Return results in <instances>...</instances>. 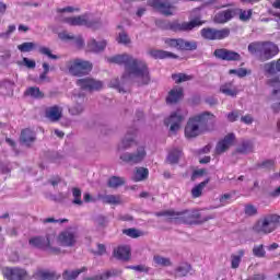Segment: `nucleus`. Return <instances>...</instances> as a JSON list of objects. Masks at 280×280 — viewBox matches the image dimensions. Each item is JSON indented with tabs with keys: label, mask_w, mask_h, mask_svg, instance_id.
<instances>
[{
	"label": "nucleus",
	"mask_w": 280,
	"mask_h": 280,
	"mask_svg": "<svg viewBox=\"0 0 280 280\" xmlns=\"http://www.w3.org/2000/svg\"><path fill=\"white\" fill-rule=\"evenodd\" d=\"M108 62L120 65L125 67V72L121 75L122 80L129 78H137L142 84H150V69L145 61L132 57V55L122 54L116 55L108 59Z\"/></svg>",
	"instance_id": "obj_1"
},
{
	"label": "nucleus",
	"mask_w": 280,
	"mask_h": 280,
	"mask_svg": "<svg viewBox=\"0 0 280 280\" xmlns=\"http://www.w3.org/2000/svg\"><path fill=\"white\" fill-rule=\"evenodd\" d=\"M214 119L215 115L209 112H203L190 117L185 126L186 139H196V137H199L202 130H207V124H209V121H213Z\"/></svg>",
	"instance_id": "obj_2"
},
{
	"label": "nucleus",
	"mask_w": 280,
	"mask_h": 280,
	"mask_svg": "<svg viewBox=\"0 0 280 280\" xmlns=\"http://www.w3.org/2000/svg\"><path fill=\"white\" fill-rule=\"evenodd\" d=\"M248 51L260 60H272L279 56V46L272 42H253L248 45Z\"/></svg>",
	"instance_id": "obj_3"
},
{
	"label": "nucleus",
	"mask_w": 280,
	"mask_h": 280,
	"mask_svg": "<svg viewBox=\"0 0 280 280\" xmlns=\"http://www.w3.org/2000/svg\"><path fill=\"white\" fill-rule=\"evenodd\" d=\"M280 226V215L279 214H267L259 219L253 226L254 233L257 235H270L275 233Z\"/></svg>",
	"instance_id": "obj_4"
},
{
	"label": "nucleus",
	"mask_w": 280,
	"mask_h": 280,
	"mask_svg": "<svg viewBox=\"0 0 280 280\" xmlns=\"http://www.w3.org/2000/svg\"><path fill=\"white\" fill-rule=\"evenodd\" d=\"M67 68L71 75H74L75 78H82L84 75H89V73L93 71V63L91 61L77 58L70 60L67 65Z\"/></svg>",
	"instance_id": "obj_5"
},
{
	"label": "nucleus",
	"mask_w": 280,
	"mask_h": 280,
	"mask_svg": "<svg viewBox=\"0 0 280 280\" xmlns=\"http://www.w3.org/2000/svg\"><path fill=\"white\" fill-rule=\"evenodd\" d=\"M56 240V234H48L46 238L43 236H33L28 240L30 246L39 248L40 250H50L52 255H60V248L51 247V242Z\"/></svg>",
	"instance_id": "obj_6"
},
{
	"label": "nucleus",
	"mask_w": 280,
	"mask_h": 280,
	"mask_svg": "<svg viewBox=\"0 0 280 280\" xmlns=\"http://www.w3.org/2000/svg\"><path fill=\"white\" fill-rule=\"evenodd\" d=\"M165 46L172 49H179V51H196L198 49V42L187 40L184 38H166Z\"/></svg>",
	"instance_id": "obj_7"
},
{
	"label": "nucleus",
	"mask_w": 280,
	"mask_h": 280,
	"mask_svg": "<svg viewBox=\"0 0 280 280\" xmlns=\"http://www.w3.org/2000/svg\"><path fill=\"white\" fill-rule=\"evenodd\" d=\"M202 38L206 40H224V38H229L231 36V28L224 27L221 30L206 27L201 30Z\"/></svg>",
	"instance_id": "obj_8"
},
{
	"label": "nucleus",
	"mask_w": 280,
	"mask_h": 280,
	"mask_svg": "<svg viewBox=\"0 0 280 280\" xmlns=\"http://www.w3.org/2000/svg\"><path fill=\"white\" fill-rule=\"evenodd\" d=\"M200 19H201V16L198 15L190 22L180 23L178 21H174L168 24V28L172 32H191V30H194L195 27H200V25H202L205 23Z\"/></svg>",
	"instance_id": "obj_9"
},
{
	"label": "nucleus",
	"mask_w": 280,
	"mask_h": 280,
	"mask_svg": "<svg viewBox=\"0 0 280 280\" xmlns=\"http://www.w3.org/2000/svg\"><path fill=\"white\" fill-rule=\"evenodd\" d=\"M2 276L5 280H28L30 273L21 267H4L2 268Z\"/></svg>",
	"instance_id": "obj_10"
},
{
	"label": "nucleus",
	"mask_w": 280,
	"mask_h": 280,
	"mask_svg": "<svg viewBox=\"0 0 280 280\" xmlns=\"http://www.w3.org/2000/svg\"><path fill=\"white\" fill-rule=\"evenodd\" d=\"M75 84L81 89V91H89L90 93H93L94 91H102V89H104V83L102 81L95 80L91 77L79 79Z\"/></svg>",
	"instance_id": "obj_11"
},
{
	"label": "nucleus",
	"mask_w": 280,
	"mask_h": 280,
	"mask_svg": "<svg viewBox=\"0 0 280 280\" xmlns=\"http://www.w3.org/2000/svg\"><path fill=\"white\" fill-rule=\"evenodd\" d=\"M185 120V115L180 113V109H177L176 112L172 113L168 118L164 120L165 126L170 127V132L173 135H176L178 130H180V124Z\"/></svg>",
	"instance_id": "obj_12"
},
{
	"label": "nucleus",
	"mask_w": 280,
	"mask_h": 280,
	"mask_svg": "<svg viewBox=\"0 0 280 280\" xmlns=\"http://www.w3.org/2000/svg\"><path fill=\"white\" fill-rule=\"evenodd\" d=\"M63 22L67 23L68 25H72V26H82L84 25L85 27H100V25H102V23H100V21H89V19H86V15H79V16H72V18H65Z\"/></svg>",
	"instance_id": "obj_13"
},
{
	"label": "nucleus",
	"mask_w": 280,
	"mask_h": 280,
	"mask_svg": "<svg viewBox=\"0 0 280 280\" xmlns=\"http://www.w3.org/2000/svg\"><path fill=\"white\" fill-rule=\"evenodd\" d=\"M213 56H215L219 60H225L228 62H237L242 60V55L226 48L215 49Z\"/></svg>",
	"instance_id": "obj_14"
},
{
	"label": "nucleus",
	"mask_w": 280,
	"mask_h": 280,
	"mask_svg": "<svg viewBox=\"0 0 280 280\" xmlns=\"http://www.w3.org/2000/svg\"><path fill=\"white\" fill-rule=\"evenodd\" d=\"M145 148L139 147L136 153H124L120 155V161L130 165H137V163H141L145 159Z\"/></svg>",
	"instance_id": "obj_15"
},
{
	"label": "nucleus",
	"mask_w": 280,
	"mask_h": 280,
	"mask_svg": "<svg viewBox=\"0 0 280 280\" xmlns=\"http://www.w3.org/2000/svg\"><path fill=\"white\" fill-rule=\"evenodd\" d=\"M57 242L60 244V246H75V242H78V233L71 229L62 231L58 235Z\"/></svg>",
	"instance_id": "obj_16"
},
{
	"label": "nucleus",
	"mask_w": 280,
	"mask_h": 280,
	"mask_svg": "<svg viewBox=\"0 0 280 280\" xmlns=\"http://www.w3.org/2000/svg\"><path fill=\"white\" fill-rule=\"evenodd\" d=\"M149 5L163 14L164 16H172V3L168 0H149Z\"/></svg>",
	"instance_id": "obj_17"
},
{
	"label": "nucleus",
	"mask_w": 280,
	"mask_h": 280,
	"mask_svg": "<svg viewBox=\"0 0 280 280\" xmlns=\"http://www.w3.org/2000/svg\"><path fill=\"white\" fill-rule=\"evenodd\" d=\"M155 215L156 218H166L167 222H175V224H182L183 211L168 209L156 212Z\"/></svg>",
	"instance_id": "obj_18"
},
{
	"label": "nucleus",
	"mask_w": 280,
	"mask_h": 280,
	"mask_svg": "<svg viewBox=\"0 0 280 280\" xmlns=\"http://www.w3.org/2000/svg\"><path fill=\"white\" fill-rule=\"evenodd\" d=\"M201 222L198 210H182V224H198Z\"/></svg>",
	"instance_id": "obj_19"
},
{
	"label": "nucleus",
	"mask_w": 280,
	"mask_h": 280,
	"mask_svg": "<svg viewBox=\"0 0 280 280\" xmlns=\"http://www.w3.org/2000/svg\"><path fill=\"white\" fill-rule=\"evenodd\" d=\"M235 143V133H228L221 141L217 143L215 154H224L231 145Z\"/></svg>",
	"instance_id": "obj_20"
},
{
	"label": "nucleus",
	"mask_w": 280,
	"mask_h": 280,
	"mask_svg": "<svg viewBox=\"0 0 280 280\" xmlns=\"http://www.w3.org/2000/svg\"><path fill=\"white\" fill-rule=\"evenodd\" d=\"M36 141V131L32 128H25L21 130L20 143L26 145V148H32V144Z\"/></svg>",
	"instance_id": "obj_21"
},
{
	"label": "nucleus",
	"mask_w": 280,
	"mask_h": 280,
	"mask_svg": "<svg viewBox=\"0 0 280 280\" xmlns=\"http://www.w3.org/2000/svg\"><path fill=\"white\" fill-rule=\"evenodd\" d=\"M233 16H235V9H228V10L218 12L213 18V21L219 25H224V23H229V21H231Z\"/></svg>",
	"instance_id": "obj_22"
},
{
	"label": "nucleus",
	"mask_w": 280,
	"mask_h": 280,
	"mask_svg": "<svg viewBox=\"0 0 280 280\" xmlns=\"http://www.w3.org/2000/svg\"><path fill=\"white\" fill-rule=\"evenodd\" d=\"M149 56L151 58H154L155 60H165V59H174L178 58V55L174 52H170L167 50H161V49H150L148 51Z\"/></svg>",
	"instance_id": "obj_23"
},
{
	"label": "nucleus",
	"mask_w": 280,
	"mask_h": 280,
	"mask_svg": "<svg viewBox=\"0 0 280 280\" xmlns=\"http://www.w3.org/2000/svg\"><path fill=\"white\" fill-rule=\"evenodd\" d=\"M46 117L50 121H60L62 119V108L58 105H54L46 109Z\"/></svg>",
	"instance_id": "obj_24"
},
{
	"label": "nucleus",
	"mask_w": 280,
	"mask_h": 280,
	"mask_svg": "<svg viewBox=\"0 0 280 280\" xmlns=\"http://www.w3.org/2000/svg\"><path fill=\"white\" fill-rule=\"evenodd\" d=\"M184 97L183 88H174L168 92V96L166 97L167 104H178L180 100Z\"/></svg>",
	"instance_id": "obj_25"
},
{
	"label": "nucleus",
	"mask_w": 280,
	"mask_h": 280,
	"mask_svg": "<svg viewBox=\"0 0 280 280\" xmlns=\"http://www.w3.org/2000/svg\"><path fill=\"white\" fill-rule=\"evenodd\" d=\"M36 280H58L60 279V275L56 273V271H47V270H37L33 275Z\"/></svg>",
	"instance_id": "obj_26"
},
{
	"label": "nucleus",
	"mask_w": 280,
	"mask_h": 280,
	"mask_svg": "<svg viewBox=\"0 0 280 280\" xmlns=\"http://www.w3.org/2000/svg\"><path fill=\"white\" fill-rule=\"evenodd\" d=\"M137 135V129L132 131H128L127 136L122 139L118 150H128V148H132L135 145V136Z\"/></svg>",
	"instance_id": "obj_27"
},
{
	"label": "nucleus",
	"mask_w": 280,
	"mask_h": 280,
	"mask_svg": "<svg viewBox=\"0 0 280 280\" xmlns=\"http://www.w3.org/2000/svg\"><path fill=\"white\" fill-rule=\"evenodd\" d=\"M113 255L116 259H119L120 261H128V259H130V247L118 246L116 249H114Z\"/></svg>",
	"instance_id": "obj_28"
},
{
	"label": "nucleus",
	"mask_w": 280,
	"mask_h": 280,
	"mask_svg": "<svg viewBox=\"0 0 280 280\" xmlns=\"http://www.w3.org/2000/svg\"><path fill=\"white\" fill-rule=\"evenodd\" d=\"M121 275V270L119 269H110L105 271L102 275L94 276V277H88L85 280H108L112 277H119Z\"/></svg>",
	"instance_id": "obj_29"
},
{
	"label": "nucleus",
	"mask_w": 280,
	"mask_h": 280,
	"mask_svg": "<svg viewBox=\"0 0 280 280\" xmlns=\"http://www.w3.org/2000/svg\"><path fill=\"white\" fill-rule=\"evenodd\" d=\"M106 40L97 42L95 39H91L88 43V49L89 51H93L94 54H100V51H104L106 49Z\"/></svg>",
	"instance_id": "obj_30"
},
{
	"label": "nucleus",
	"mask_w": 280,
	"mask_h": 280,
	"mask_svg": "<svg viewBox=\"0 0 280 280\" xmlns=\"http://www.w3.org/2000/svg\"><path fill=\"white\" fill-rule=\"evenodd\" d=\"M24 95L25 97H34V100H43V97H45V93H43L38 86L26 89Z\"/></svg>",
	"instance_id": "obj_31"
},
{
	"label": "nucleus",
	"mask_w": 280,
	"mask_h": 280,
	"mask_svg": "<svg viewBox=\"0 0 280 280\" xmlns=\"http://www.w3.org/2000/svg\"><path fill=\"white\" fill-rule=\"evenodd\" d=\"M180 156H183V150L182 149H173L168 152L166 161L171 165H176V163H178V161H180Z\"/></svg>",
	"instance_id": "obj_32"
},
{
	"label": "nucleus",
	"mask_w": 280,
	"mask_h": 280,
	"mask_svg": "<svg viewBox=\"0 0 280 280\" xmlns=\"http://www.w3.org/2000/svg\"><path fill=\"white\" fill-rule=\"evenodd\" d=\"M148 176H150V171L145 167H137L133 173L135 183H141V180H147Z\"/></svg>",
	"instance_id": "obj_33"
},
{
	"label": "nucleus",
	"mask_w": 280,
	"mask_h": 280,
	"mask_svg": "<svg viewBox=\"0 0 280 280\" xmlns=\"http://www.w3.org/2000/svg\"><path fill=\"white\" fill-rule=\"evenodd\" d=\"M220 93H223V95H228L229 97H235L238 91L233 86L232 82H228L220 86Z\"/></svg>",
	"instance_id": "obj_34"
},
{
	"label": "nucleus",
	"mask_w": 280,
	"mask_h": 280,
	"mask_svg": "<svg viewBox=\"0 0 280 280\" xmlns=\"http://www.w3.org/2000/svg\"><path fill=\"white\" fill-rule=\"evenodd\" d=\"M86 267H82L81 269H77L73 271L65 270L62 273L63 280H75L82 272H86Z\"/></svg>",
	"instance_id": "obj_35"
},
{
	"label": "nucleus",
	"mask_w": 280,
	"mask_h": 280,
	"mask_svg": "<svg viewBox=\"0 0 280 280\" xmlns=\"http://www.w3.org/2000/svg\"><path fill=\"white\" fill-rule=\"evenodd\" d=\"M211 179L207 178L203 182L199 183L198 185H196L192 189H191V196L192 198H200V196H202V191L203 189L207 187V185H209V182Z\"/></svg>",
	"instance_id": "obj_36"
},
{
	"label": "nucleus",
	"mask_w": 280,
	"mask_h": 280,
	"mask_svg": "<svg viewBox=\"0 0 280 280\" xmlns=\"http://www.w3.org/2000/svg\"><path fill=\"white\" fill-rule=\"evenodd\" d=\"M245 250L244 249H240L236 254H232L231 255V268H233V270H236V268H240V264H242V257H244L245 255Z\"/></svg>",
	"instance_id": "obj_37"
},
{
	"label": "nucleus",
	"mask_w": 280,
	"mask_h": 280,
	"mask_svg": "<svg viewBox=\"0 0 280 280\" xmlns=\"http://www.w3.org/2000/svg\"><path fill=\"white\" fill-rule=\"evenodd\" d=\"M104 205H121V197L119 195H105L102 197Z\"/></svg>",
	"instance_id": "obj_38"
},
{
	"label": "nucleus",
	"mask_w": 280,
	"mask_h": 280,
	"mask_svg": "<svg viewBox=\"0 0 280 280\" xmlns=\"http://www.w3.org/2000/svg\"><path fill=\"white\" fill-rule=\"evenodd\" d=\"M236 152H238V154H249V152H253V142L248 140L243 141L237 147Z\"/></svg>",
	"instance_id": "obj_39"
},
{
	"label": "nucleus",
	"mask_w": 280,
	"mask_h": 280,
	"mask_svg": "<svg viewBox=\"0 0 280 280\" xmlns=\"http://www.w3.org/2000/svg\"><path fill=\"white\" fill-rule=\"evenodd\" d=\"M107 185L112 189H117V187H121V186L126 185V180L118 176H112V177H109Z\"/></svg>",
	"instance_id": "obj_40"
},
{
	"label": "nucleus",
	"mask_w": 280,
	"mask_h": 280,
	"mask_svg": "<svg viewBox=\"0 0 280 280\" xmlns=\"http://www.w3.org/2000/svg\"><path fill=\"white\" fill-rule=\"evenodd\" d=\"M191 270V265L184 262L175 269L176 277H187Z\"/></svg>",
	"instance_id": "obj_41"
},
{
	"label": "nucleus",
	"mask_w": 280,
	"mask_h": 280,
	"mask_svg": "<svg viewBox=\"0 0 280 280\" xmlns=\"http://www.w3.org/2000/svg\"><path fill=\"white\" fill-rule=\"evenodd\" d=\"M172 80H174L175 84H183V82H189V80H194V77L186 73H174L172 74Z\"/></svg>",
	"instance_id": "obj_42"
},
{
	"label": "nucleus",
	"mask_w": 280,
	"mask_h": 280,
	"mask_svg": "<svg viewBox=\"0 0 280 280\" xmlns=\"http://www.w3.org/2000/svg\"><path fill=\"white\" fill-rule=\"evenodd\" d=\"M124 235H127V237H131L132 240H137L138 237H143V232L135 229V228H129L122 230Z\"/></svg>",
	"instance_id": "obj_43"
},
{
	"label": "nucleus",
	"mask_w": 280,
	"mask_h": 280,
	"mask_svg": "<svg viewBox=\"0 0 280 280\" xmlns=\"http://www.w3.org/2000/svg\"><path fill=\"white\" fill-rule=\"evenodd\" d=\"M72 205H78L79 207H82L83 201H82V190L78 187L72 188Z\"/></svg>",
	"instance_id": "obj_44"
},
{
	"label": "nucleus",
	"mask_w": 280,
	"mask_h": 280,
	"mask_svg": "<svg viewBox=\"0 0 280 280\" xmlns=\"http://www.w3.org/2000/svg\"><path fill=\"white\" fill-rule=\"evenodd\" d=\"M153 261L158 266H163V267L172 266V260H170V258H165V257L159 256V255L153 257Z\"/></svg>",
	"instance_id": "obj_45"
},
{
	"label": "nucleus",
	"mask_w": 280,
	"mask_h": 280,
	"mask_svg": "<svg viewBox=\"0 0 280 280\" xmlns=\"http://www.w3.org/2000/svg\"><path fill=\"white\" fill-rule=\"evenodd\" d=\"M253 255L254 257H258L259 259L266 257V249L264 248V245H256L253 248Z\"/></svg>",
	"instance_id": "obj_46"
},
{
	"label": "nucleus",
	"mask_w": 280,
	"mask_h": 280,
	"mask_svg": "<svg viewBox=\"0 0 280 280\" xmlns=\"http://www.w3.org/2000/svg\"><path fill=\"white\" fill-rule=\"evenodd\" d=\"M39 54H42V56H47V58H50V60H58V55H54L51 54V49H49L48 47H39Z\"/></svg>",
	"instance_id": "obj_47"
},
{
	"label": "nucleus",
	"mask_w": 280,
	"mask_h": 280,
	"mask_svg": "<svg viewBox=\"0 0 280 280\" xmlns=\"http://www.w3.org/2000/svg\"><path fill=\"white\" fill-rule=\"evenodd\" d=\"M35 45L32 42H25L18 46V49L22 52H30L34 49Z\"/></svg>",
	"instance_id": "obj_48"
},
{
	"label": "nucleus",
	"mask_w": 280,
	"mask_h": 280,
	"mask_svg": "<svg viewBox=\"0 0 280 280\" xmlns=\"http://www.w3.org/2000/svg\"><path fill=\"white\" fill-rule=\"evenodd\" d=\"M244 211L245 215H248L249 218H252L253 215H257V207H255L254 205H246Z\"/></svg>",
	"instance_id": "obj_49"
},
{
	"label": "nucleus",
	"mask_w": 280,
	"mask_h": 280,
	"mask_svg": "<svg viewBox=\"0 0 280 280\" xmlns=\"http://www.w3.org/2000/svg\"><path fill=\"white\" fill-rule=\"evenodd\" d=\"M117 43H119V45H130V37L124 32L119 33L117 37Z\"/></svg>",
	"instance_id": "obj_50"
},
{
	"label": "nucleus",
	"mask_w": 280,
	"mask_h": 280,
	"mask_svg": "<svg viewBox=\"0 0 280 280\" xmlns=\"http://www.w3.org/2000/svg\"><path fill=\"white\" fill-rule=\"evenodd\" d=\"M250 16H253V10H240V19L241 21H250Z\"/></svg>",
	"instance_id": "obj_51"
},
{
	"label": "nucleus",
	"mask_w": 280,
	"mask_h": 280,
	"mask_svg": "<svg viewBox=\"0 0 280 280\" xmlns=\"http://www.w3.org/2000/svg\"><path fill=\"white\" fill-rule=\"evenodd\" d=\"M129 270H136V272H150V267L145 265H137L127 267Z\"/></svg>",
	"instance_id": "obj_52"
},
{
	"label": "nucleus",
	"mask_w": 280,
	"mask_h": 280,
	"mask_svg": "<svg viewBox=\"0 0 280 280\" xmlns=\"http://www.w3.org/2000/svg\"><path fill=\"white\" fill-rule=\"evenodd\" d=\"M60 223V224H65V222H69V219H59V220H56L55 218H46L43 220V223L44 224H50V223H54V224H57V223Z\"/></svg>",
	"instance_id": "obj_53"
},
{
	"label": "nucleus",
	"mask_w": 280,
	"mask_h": 280,
	"mask_svg": "<svg viewBox=\"0 0 280 280\" xmlns=\"http://www.w3.org/2000/svg\"><path fill=\"white\" fill-rule=\"evenodd\" d=\"M109 86L112 89H117L119 93H126V91H124V89H121V83L119 82V79H113L110 82H109Z\"/></svg>",
	"instance_id": "obj_54"
},
{
	"label": "nucleus",
	"mask_w": 280,
	"mask_h": 280,
	"mask_svg": "<svg viewBox=\"0 0 280 280\" xmlns=\"http://www.w3.org/2000/svg\"><path fill=\"white\" fill-rule=\"evenodd\" d=\"M93 255H96L98 257H102V255H106V245L98 243L97 250H94Z\"/></svg>",
	"instance_id": "obj_55"
},
{
	"label": "nucleus",
	"mask_w": 280,
	"mask_h": 280,
	"mask_svg": "<svg viewBox=\"0 0 280 280\" xmlns=\"http://www.w3.org/2000/svg\"><path fill=\"white\" fill-rule=\"evenodd\" d=\"M13 32H16V25L11 24L9 25L8 31L5 33L0 34V37L5 38V36H10V34H13Z\"/></svg>",
	"instance_id": "obj_56"
},
{
	"label": "nucleus",
	"mask_w": 280,
	"mask_h": 280,
	"mask_svg": "<svg viewBox=\"0 0 280 280\" xmlns=\"http://www.w3.org/2000/svg\"><path fill=\"white\" fill-rule=\"evenodd\" d=\"M23 62L27 69H36V61L30 60L27 57L23 58Z\"/></svg>",
	"instance_id": "obj_57"
},
{
	"label": "nucleus",
	"mask_w": 280,
	"mask_h": 280,
	"mask_svg": "<svg viewBox=\"0 0 280 280\" xmlns=\"http://www.w3.org/2000/svg\"><path fill=\"white\" fill-rule=\"evenodd\" d=\"M238 118H240V113L237 110H234L228 114L229 121H232V122L237 121Z\"/></svg>",
	"instance_id": "obj_58"
},
{
	"label": "nucleus",
	"mask_w": 280,
	"mask_h": 280,
	"mask_svg": "<svg viewBox=\"0 0 280 280\" xmlns=\"http://www.w3.org/2000/svg\"><path fill=\"white\" fill-rule=\"evenodd\" d=\"M82 110H84V108L82 107V105H77L73 106L69 109V112L71 113V115H80V113H82Z\"/></svg>",
	"instance_id": "obj_59"
},
{
	"label": "nucleus",
	"mask_w": 280,
	"mask_h": 280,
	"mask_svg": "<svg viewBox=\"0 0 280 280\" xmlns=\"http://www.w3.org/2000/svg\"><path fill=\"white\" fill-rule=\"evenodd\" d=\"M59 38L61 40H74L75 39V37L73 35H71V34H69L67 32L60 33L59 34Z\"/></svg>",
	"instance_id": "obj_60"
},
{
	"label": "nucleus",
	"mask_w": 280,
	"mask_h": 280,
	"mask_svg": "<svg viewBox=\"0 0 280 280\" xmlns=\"http://www.w3.org/2000/svg\"><path fill=\"white\" fill-rule=\"evenodd\" d=\"M74 45L79 48L82 49V47H84V39L82 38V36H79L74 39Z\"/></svg>",
	"instance_id": "obj_61"
},
{
	"label": "nucleus",
	"mask_w": 280,
	"mask_h": 280,
	"mask_svg": "<svg viewBox=\"0 0 280 280\" xmlns=\"http://www.w3.org/2000/svg\"><path fill=\"white\" fill-rule=\"evenodd\" d=\"M241 121H243V124L250 125V124H253V116H250V115L242 116Z\"/></svg>",
	"instance_id": "obj_62"
},
{
	"label": "nucleus",
	"mask_w": 280,
	"mask_h": 280,
	"mask_svg": "<svg viewBox=\"0 0 280 280\" xmlns=\"http://www.w3.org/2000/svg\"><path fill=\"white\" fill-rule=\"evenodd\" d=\"M205 170H197L194 171L192 176H191V180H196L197 176H205Z\"/></svg>",
	"instance_id": "obj_63"
},
{
	"label": "nucleus",
	"mask_w": 280,
	"mask_h": 280,
	"mask_svg": "<svg viewBox=\"0 0 280 280\" xmlns=\"http://www.w3.org/2000/svg\"><path fill=\"white\" fill-rule=\"evenodd\" d=\"M62 182V178H60V176H55V177H52L50 180H49V183H50V185H52V187H57V185L59 184V183H61Z\"/></svg>",
	"instance_id": "obj_64"
}]
</instances>
